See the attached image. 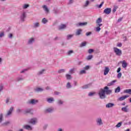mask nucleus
<instances>
[{
  "instance_id": "f257e3e1",
  "label": "nucleus",
  "mask_w": 131,
  "mask_h": 131,
  "mask_svg": "<svg viewBox=\"0 0 131 131\" xmlns=\"http://www.w3.org/2000/svg\"><path fill=\"white\" fill-rule=\"evenodd\" d=\"M112 91L109 90V87L106 86L104 89H101L98 93V95L101 99H106V95H110Z\"/></svg>"
},
{
  "instance_id": "f03ea898",
  "label": "nucleus",
  "mask_w": 131,
  "mask_h": 131,
  "mask_svg": "<svg viewBox=\"0 0 131 131\" xmlns=\"http://www.w3.org/2000/svg\"><path fill=\"white\" fill-rule=\"evenodd\" d=\"M114 52L115 53L117 56H121L122 55V51L121 50L117 48H114Z\"/></svg>"
},
{
  "instance_id": "7ed1b4c3",
  "label": "nucleus",
  "mask_w": 131,
  "mask_h": 131,
  "mask_svg": "<svg viewBox=\"0 0 131 131\" xmlns=\"http://www.w3.org/2000/svg\"><path fill=\"white\" fill-rule=\"evenodd\" d=\"M96 122L97 125H98V126H101V125H103V121H102L101 118H98L96 120Z\"/></svg>"
},
{
  "instance_id": "20e7f679",
  "label": "nucleus",
  "mask_w": 131,
  "mask_h": 131,
  "mask_svg": "<svg viewBox=\"0 0 131 131\" xmlns=\"http://www.w3.org/2000/svg\"><path fill=\"white\" fill-rule=\"evenodd\" d=\"M24 129H27V130H32V127L29 125H25L23 126Z\"/></svg>"
},
{
  "instance_id": "39448f33",
  "label": "nucleus",
  "mask_w": 131,
  "mask_h": 131,
  "mask_svg": "<svg viewBox=\"0 0 131 131\" xmlns=\"http://www.w3.org/2000/svg\"><path fill=\"white\" fill-rule=\"evenodd\" d=\"M25 18H26V13L25 12H24L21 13V15H20V20L22 21V22H24L25 21Z\"/></svg>"
},
{
  "instance_id": "423d86ee",
  "label": "nucleus",
  "mask_w": 131,
  "mask_h": 131,
  "mask_svg": "<svg viewBox=\"0 0 131 131\" xmlns=\"http://www.w3.org/2000/svg\"><path fill=\"white\" fill-rule=\"evenodd\" d=\"M111 11H112L111 8H107L104 9L103 13H104V14H106V15H109V14L111 13Z\"/></svg>"
},
{
  "instance_id": "0eeeda50",
  "label": "nucleus",
  "mask_w": 131,
  "mask_h": 131,
  "mask_svg": "<svg viewBox=\"0 0 131 131\" xmlns=\"http://www.w3.org/2000/svg\"><path fill=\"white\" fill-rule=\"evenodd\" d=\"M37 103H38V100L35 99H31L29 101V104H31L32 105H35Z\"/></svg>"
},
{
  "instance_id": "6e6552de",
  "label": "nucleus",
  "mask_w": 131,
  "mask_h": 131,
  "mask_svg": "<svg viewBox=\"0 0 131 131\" xmlns=\"http://www.w3.org/2000/svg\"><path fill=\"white\" fill-rule=\"evenodd\" d=\"M36 118L31 119L29 121V123L34 125V124H36Z\"/></svg>"
},
{
  "instance_id": "1a4fd4ad",
  "label": "nucleus",
  "mask_w": 131,
  "mask_h": 131,
  "mask_svg": "<svg viewBox=\"0 0 131 131\" xmlns=\"http://www.w3.org/2000/svg\"><path fill=\"white\" fill-rule=\"evenodd\" d=\"M110 71V69L108 67H105V69L104 70V75H107L109 72Z\"/></svg>"
},
{
  "instance_id": "9d476101",
  "label": "nucleus",
  "mask_w": 131,
  "mask_h": 131,
  "mask_svg": "<svg viewBox=\"0 0 131 131\" xmlns=\"http://www.w3.org/2000/svg\"><path fill=\"white\" fill-rule=\"evenodd\" d=\"M13 110H14V107H10V110L7 112L6 116H9V115H11V114H12V112H13Z\"/></svg>"
},
{
  "instance_id": "9b49d317",
  "label": "nucleus",
  "mask_w": 131,
  "mask_h": 131,
  "mask_svg": "<svg viewBox=\"0 0 131 131\" xmlns=\"http://www.w3.org/2000/svg\"><path fill=\"white\" fill-rule=\"evenodd\" d=\"M86 25H88V23H79L78 24H77V27H79V26H85Z\"/></svg>"
},
{
  "instance_id": "f8f14e48",
  "label": "nucleus",
  "mask_w": 131,
  "mask_h": 131,
  "mask_svg": "<svg viewBox=\"0 0 131 131\" xmlns=\"http://www.w3.org/2000/svg\"><path fill=\"white\" fill-rule=\"evenodd\" d=\"M114 106V103L110 102L106 104L105 107L106 108H112Z\"/></svg>"
},
{
  "instance_id": "ddd939ff",
  "label": "nucleus",
  "mask_w": 131,
  "mask_h": 131,
  "mask_svg": "<svg viewBox=\"0 0 131 131\" xmlns=\"http://www.w3.org/2000/svg\"><path fill=\"white\" fill-rule=\"evenodd\" d=\"M92 86V83L87 84L82 86V89L83 90L89 89V88H91Z\"/></svg>"
},
{
  "instance_id": "4468645a",
  "label": "nucleus",
  "mask_w": 131,
  "mask_h": 131,
  "mask_svg": "<svg viewBox=\"0 0 131 131\" xmlns=\"http://www.w3.org/2000/svg\"><path fill=\"white\" fill-rule=\"evenodd\" d=\"M128 97H129V96L128 95H125L123 96H122L121 97H120L119 98V101H123V100H125V99H126V98H128Z\"/></svg>"
},
{
  "instance_id": "2eb2a0df",
  "label": "nucleus",
  "mask_w": 131,
  "mask_h": 131,
  "mask_svg": "<svg viewBox=\"0 0 131 131\" xmlns=\"http://www.w3.org/2000/svg\"><path fill=\"white\" fill-rule=\"evenodd\" d=\"M43 9H44V11L46 12V13H50V10H49V8L47 7V5H44L42 6Z\"/></svg>"
},
{
  "instance_id": "dca6fc26",
  "label": "nucleus",
  "mask_w": 131,
  "mask_h": 131,
  "mask_svg": "<svg viewBox=\"0 0 131 131\" xmlns=\"http://www.w3.org/2000/svg\"><path fill=\"white\" fill-rule=\"evenodd\" d=\"M81 32H82V30H81V29L77 30V31L76 32V35H80L81 34Z\"/></svg>"
},
{
  "instance_id": "f3484780",
  "label": "nucleus",
  "mask_w": 131,
  "mask_h": 131,
  "mask_svg": "<svg viewBox=\"0 0 131 131\" xmlns=\"http://www.w3.org/2000/svg\"><path fill=\"white\" fill-rule=\"evenodd\" d=\"M65 28H66V25H63V24L61 25L58 27L59 30H62L63 29H65Z\"/></svg>"
},
{
  "instance_id": "a211bd4d",
  "label": "nucleus",
  "mask_w": 131,
  "mask_h": 131,
  "mask_svg": "<svg viewBox=\"0 0 131 131\" xmlns=\"http://www.w3.org/2000/svg\"><path fill=\"white\" fill-rule=\"evenodd\" d=\"M33 42H34V38H31L29 39L28 43V45H32Z\"/></svg>"
},
{
  "instance_id": "6ab92c4d",
  "label": "nucleus",
  "mask_w": 131,
  "mask_h": 131,
  "mask_svg": "<svg viewBox=\"0 0 131 131\" xmlns=\"http://www.w3.org/2000/svg\"><path fill=\"white\" fill-rule=\"evenodd\" d=\"M127 107H128V105H126L125 107H122L121 109L122 111L126 113L128 112V109L127 108Z\"/></svg>"
},
{
  "instance_id": "aec40b11",
  "label": "nucleus",
  "mask_w": 131,
  "mask_h": 131,
  "mask_svg": "<svg viewBox=\"0 0 131 131\" xmlns=\"http://www.w3.org/2000/svg\"><path fill=\"white\" fill-rule=\"evenodd\" d=\"M45 71H46V70L45 69H42V70L41 71H39V72H38V73H37V75H41L42 74H43Z\"/></svg>"
},
{
  "instance_id": "412c9836",
  "label": "nucleus",
  "mask_w": 131,
  "mask_h": 131,
  "mask_svg": "<svg viewBox=\"0 0 131 131\" xmlns=\"http://www.w3.org/2000/svg\"><path fill=\"white\" fill-rule=\"evenodd\" d=\"M53 109L51 108H47L45 110V113H51V112H53Z\"/></svg>"
},
{
  "instance_id": "4be33fe9",
  "label": "nucleus",
  "mask_w": 131,
  "mask_h": 131,
  "mask_svg": "<svg viewBox=\"0 0 131 131\" xmlns=\"http://www.w3.org/2000/svg\"><path fill=\"white\" fill-rule=\"evenodd\" d=\"M122 67H123V68H126V67H127V63H126V61L124 60L123 61Z\"/></svg>"
},
{
  "instance_id": "5701e85b",
  "label": "nucleus",
  "mask_w": 131,
  "mask_h": 131,
  "mask_svg": "<svg viewBox=\"0 0 131 131\" xmlns=\"http://www.w3.org/2000/svg\"><path fill=\"white\" fill-rule=\"evenodd\" d=\"M124 93L125 94H129V95H131V89H126L124 91Z\"/></svg>"
},
{
  "instance_id": "b1692460",
  "label": "nucleus",
  "mask_w": 131,
  "mask_h": 131,
  "mask_svg": "<svg viewBox=\"0 0 131 131\" xmlns=\"http://www.w3.org/2000/svg\"><path fill=\"white\" fill-rule=\"evenodd\" d=\"M54 101V98H50L47 99V102L50 103H53Z\"/></svg>"
},
{
  "instance_id": "393cba45",
  "label": "nucleus",
  "mask_w": 131,
  "mask_h": 131,
  "mask_svg": "<svg viewBox=\"0 0 131 131\" xmlns=\"http://www.w3.org/2000/svg\"><path fill=\"white\" fill-rule=\"evenodd\" d=\"M23 112V110L20 108H17L16 110V113L18 114H20V113H22Z\"/></svg>"
},
{
  "instance_id": "a878e982",
  "label": "nucleus",
  "mask_w": 131,
  "mask_h": 131,
  "mask_svg": "<svg viewBox=\"0 0 131 131\" xmlns=\"http://www.w3.org/2000/svg\"><path fill=\"white\" fill-rule=\"evenodd\" d=\"M35 92L37 93H39V92H42L43 91V89H42L41 88H38L35 90Z\"/></svg>"
},
{
  "instance_id": "bb28decb",
  "label": "nucleus",
  "mask_w": 131,
  "mask_h": 131,
  "mask_svg": "<svg viewBox=\"0 0 131 131\" xmlns=\"http://www.w3.org/2000/svg\"><path fill=\"white\" fill-rule=\"evenodd\" d=\"M101 22H102V18L101 17L98 18L96 21V24H99V23H101Z\"/></svg>"
},
{
  "instance_id": "cd10ccee",
  "label": "nucleus",
  "mask_w": 131,
  "mask_h": 131,
  "mask_svg": "<svg viewBox=\"0 0 131 131\" xmlns=\"http://www.w3.org/2000/svg\"><path fill=\"white\" fill-rule=\"evenodd\" d=\"M86 46V42H83L80 45V48H82V47H85Z\"/></svg>"
},
{
  "instance_id": "c85d7f7f",
  "label": "nucleus",
  "mask_w": 131,
  "mask_h": 131,
  "mask_svg": "<svg viewBox=\"0 0 131 131\" xmlns=\"http://www.w3.org/2000/svg\"><path fill=\"white\" fill-rule=\"evenodd\" d=\"M120 92V86H118L115 90V93H119Z\"/></svg>"
},
{
  "instance_id": "c756f323",
  "label": "nucleus",
  "mask_w": 131,
  "mask_h": 131,
  "mask_svg": "<svg viewBox=\"0 0 131 131\" xmlns=\"http://www.w3.org/2000/svg\"><path fill=\"white\" fill-rule=\"evenodd\" d=\"M66 77L67 79H68V80L71 79V75H69L68 74H66Z\"/></svg>"
},
{
  "instance_id": "7c9ffc66",
  "label": "nucleus",
  "mask_w": 131,
  "mask_h": 131,
  "mask_svg": "<svg viewBox=\"0 0 131 131\" xmlns=\"http://www.w3.org/2000/svg\"><path fill=\"white\" fill-rule=\"evenodd\" d=\"M64 103V102L61 100H58L57 101V104L58 105H63V103Z\"/></svg>"
},
{
  "instance_id": "2f4dec72",
  "label": "nucleus",
  "mask_w": 131,
  "mask_h": 131,
  "mask_svg": "<svg viewBox=\"0 0 131 131\" xmlns=\"http://www.w3.org/2000/svg\"><path fill=\"white\" fill-rule=\"evenodd\" d=\"M117 9H118V6H115L113 9V12L115 13Z\"/></svg>"
},
{
  "instance_id": "473e14b6",
  "label": "nucleus",
  "mask_w": 131,
  "mask_h": 131,
  "mask_svg": "<svg viewBox=\"0 0 131 131\" xmlns=\"http://www.w3.org/2000/svg\"><path fill=\"white\" fill-rule=\"evenodd\" d=\"M93 59V55H90L86 57V60H90Z\"/></svg>"
},
{
  "instance_id": "72a5a7b5",
  "label": "nucleus",
  "mask_w": 131,
  "mask_h": 131,
  "mask_svg": "<svg viewBox=\"0 0 131 131\" xmlns=\"http://www.w3.org/2000/svg\"><path fill=\"white\" fill-rule=\"evenodd\" d=\"M30 112H31V109L28 108L25 111V114H27V113H30Z\"/></svg>"
},
{
  "instance_id": "f704fd0d",
  "label": "nucleus",
  "mask_w": 131,
  "mask_h": 131,
  "mask_svg": "<svg viewBox=\"0 0 131 131\" xmlns=\"http://www.w3.org/2000/svg\"><path fill=\"white\" fill-rule=\"evenodd\" d=\"M95 94H96V93L95 92H90L88 94V96L89 97H93V96H94Z\"/></svg>"
},
{
  "instance_id": "c9c22d12",
  "label": "nucleus",
  "mask_w": 131,
  "mask_h": 131,
  "mask_svg": "<svg viewBox=\"0 0 131 131\" xmlns=\"http://www.w3.org/2000/svg\"><path fill=\"white\" fill-rule=\"evenodd\" d=\"M122 124V122H119L116 125V127H120Z\"/></svg>"
},
{
  "instance_id": "e433bc0d",
  "label": "nucleus",
  "mask_w": 131,
  "mask_h": 131,
  "mask_svg": "<svg viewBox=\"0 0 131 131\" xmlns=\"http://www.w3.org/2000/svg\"><path fill=\"white\" fill-rule=\"evenodd\" d=\"M48 22V20L46 19V18H43L42 20V23H43V24H46Z\"/></svg>"
},
{
  "instance_id": "4c0bfd02",
  "label": "nucleus",
  "mask_w": 131,
  "mask_h": 131,
  "mask_svg": "<svg viewBox=\"0 0 131 131\" xmlns=\"http://www.w3.org/2000/svg\"><path fill=\"white\" fill-rule=\"evenodd\" d=\"M65 72V69H61L58 71V73H63Z\"/></svg>"
},
{
  "instance_id": "58836bf2",
  "label": "nucleus",
  "mask_w": 131,
  "mask_h": 131,
  "mask_svg": "<svg viewBox=\"0 0 131 131\" xmlns=\"http://www.w3.org/2000/svg\"><path fill=\"white\" fill-rule=\"evenodd\" d=\"M90 66H86V67L83 68V69L85 71L86 70H90Z\"/></svg>"
},
{
  "instance_id": "ea45409f",
  "label": "nucleus",
  "mask_w": 131,
  "mask_h": 131,
  "mask_svg": "<svg viewBox=\"0 0 131 131\" xmlns=\"http://www.w3.org/2000/svg\"><path fill=\"white\" fill-rule=\"evenodd\" d=\"M101 30V28L100 27H97L96 28V31L97 32H100V31Z\"/></svg>"
},
{
  "instance_id": "a19ab883",
  "label": "nucleus",
  "mask_w": 131,
  "mask_h": 131,
  "mask_svg": "<svg viewBox=\"0 0 131 131\" xmlns=\"http://www.w3.org/2000/svg\"><path fill=\"white\" fill-rule=\"evenodd\" d=\"M75 71V69H71V70H70L69 71V73L70 74H72V73H73V72Z\"/></svg>"
},
{
  "instance_id": "79ce46f5",
  "label": "nucleus",
  "mask_w": 131,
  "mask_h": 131,
  "mask_svg": "<svg viewBox=\"0 0 131 131\" xmlns=\"http://www.w3.org/2000/svg\"><path fill=\"white\" fill-rule=\"evenodd\" d=\"M17 81H21V80H24V78H23V77H18L17 78Z\"/></svg>"
},
{
  "instance_id": "37998d69",
  "label": "nucleus",
  "mask_w": 131,
  "mask_h": 131,
  "mask_svg": "<svg viewBox=\"0 0 131 131\" xmlns=\"http://www.w3.org/2000/svg\"><path fill=\"white\" fill-rule=\"evenodd\" d=\"M71 84H70V82H68L67 84V89H71Z\"/></svg>"
},
{
  "instance_id": "c03bdc74",
  "label": "nucleus",
  "mask_w": 131,
  "mask_h": 131,
  "mask_svg": "<svg viewBox=\"0 0 131 131\" xmlns=\"http://www.w3.org/2000/svg\"><path fill=\"white\" fill-rule=\"evenodd\" d=\"M39 26V24L38 23H36L34 24V27L36 28V27H38Z\"/></svg>"
},
{
  "instance_id": "a18cd8bd",
  "label": "nucleus",
  "mask_w": 131,
  "mask_h": 131,
  "mask_svg": "<svg viewBox=\"0 0 131 131\" xmlns=\"http://www.w3.org/2000/svg\"><path fill=\"white\" fill-rule=\"evenodd\" d=\"M85 73H86V72L85 71V70H81L80 72V74H85Z\"/></svg>"
},
{
  "instance_id": "49530a36",
  "label": "nucleus",
  "mask_w": 131,
  "mask_h": 131,
  "mask_svg": "<svg viewBox=\"0 0 131 131\" xmlns=\"http://www.w3.org/2000/svg\"><path fill=\"white\" fill-rule=\"evenodd\" d=\"M10 121H7L5 123H3L2 124V125H8V124H10Z\"/></svg>"
},
{
  "instance_id": "de8ad7c7",
  "label": "nucleus",
  "mask_w": 131,
  "mask_h": 131,
  "mask_svg": "<svg viewBox=\"0 0 131 131\" xmlns=\"http://www.w3.org/2000/svg\"><path fill=\"white\" fill-rule=\"evenodd\" d=\"M89 54H92V53H94V49H90L88 50Z\"/></svg>"
},
{
  "instance_id": "09e8293b",
  "label": "nucleus",
  "mask_w": 131,
  "mask_h": 131,
  "mask_svg": "<svg viewBox=\"0 0 131 131\" xmlns=\"http://www.w3.org/2000/svg\"><path fill=\"white\" fill-rule=\"evenodd\" d=\"M3 114H0V123H1L2 121H3Z\"/></svg>"
},
{
  "instance_id": "8fccbe9b",
  "label": "nucleus",
  "mask_w": 131,
  "mask_h": 131,
  "mask_svg": "<svg viewBox=\"0 0 131 131\" xmlns=\"http://www.w3.org/2000/svg\"><path fill=\"white\" fill-rule=\"evenodd\" d=\"M29 7V5L28 4H25L24 7H23V8L24 9H27V8H28Z\"/></svg>"
},
{
  "instance_id": "3c124183",
  "label": "nucleus",
  "mask_w": 131,
  "mask_h": 131,
  "mask_svg": "<svg viewBox=\"0 0 131 131\" xmlns=\"http://www.w3.org/2000/svg\"><path fill=\"white\" fill-rule=\"evenodd\" d=\"M73 53V50H70L68 52V55H69V56H70L71 55V54H72Z\"/></svg>"
},
{
  "instance_id": "603ef678",
  "label": "nucleus",
  "mask_w": 131,
  "mask_h": 131,
  "mask_svg": "<svg viewBox=\"0 0 131 131\" xmlns=\"http://www.w3.org/2000/svg\"><path fill=\"white\" fill-rule=\"evenodd\" d=\"M3 36H5V33L4 32H2L0 33V37H3Z\"/></svg>"
},
{
  "instance_id": "864d4df0",
  "label": "nucleus",
  "mask_w": 131,
  "mask_h": 131,
  "mask_svg": "<svg viewBox=\"0 0 131 131\" xmlns=\"http://www.w3.org/2000/svg\"><path fill=\"white\" fill-rule=\"evenodd\" d=\"M89 4H90V2L89 1H86L84 7H88V6H89Z\"/></svg>"
},
{
  "instance_id": "5fc2aeb1",
  "label": "nucleus",
  "mask_w": 131,
  "mask_h": 131,
  "mask_svg": "<svg viewBox=\"0 0 131 131\" xmlns=\"http://www.w3.org/2000/svg\"><path fill=\"white\" fill-rule=\"evenodd\" d=\"M103 5H104V2H101V3L100 4V5H99L98 8H99V9H101V8H102V6H103Z\"/></svg>"
},
{
  "instance_id": "6e6d98bb",
  "label": "nucleus",
  "mask_w": 131,
  "mask_h": 131,
  "mask_svg": "<svg viewBox=\"0 0 131 131\" xmlns=\"http://www.w3.org/2000/svg\"><path fill=\"white\" fill-rule=\"evenodd\" d=\"M121 75H122L121 73H118V75H117L118 78H120V77H121Z\"/></svg>"
},
{
  "instance_id": "4d7b16f0",
  "label": "nucleus",
  "mask_w": 131,
  "mask_h": 131,
  "mask_svg": "<svg viewBox=\"0 0 131 131\" xmlns=\"http://www.w3.org/2000/svg\"><path fill=\"white\" fill-rule=\"evenodd\" d=\"M3 89H4V85H0V95H1V92L3 91Z\"/></svg>"
},
{
  "instance_id": "13d9d810",
  "label": "nucleus",
  "mask_w": 131,
  "mask_h": 131,
  "mask_svg": "<svg viewBox=\"0 0 131 131\" xmlns=\"http://www.w3.org/2000/svg\"><path fill=\"white\" fill-rule=\"evenodd\" d=\"M91 34H92V32H88L86 33V36H90V35H91Z\"/></svg>"
},
{
  "instance_id": "bf43d9fd",
  "label": "nucleus",
  "mask_w": 131,
  "mask_h": 131,
  "mask_svg": "<svg viewBox=\"0 0 131 131\" xmlns=\"http://www.w3.org/2000/svg\"><path fill=\"white\" fill-rule=\"evenodd\" d=\"M72 36H73V35H68L67 37V39H70V38H71Z\"/></svg>"
},
{
  "instance_id": "052dcab7",
  "label": "nucleus",
  "mask_w": 131,
  "mask_h": 131,
  "mask_svg": "<svg viewBox=\"0 0 131 131\" xmlns=\"http://www.w3.org/2000/svg\"><path fill=\"white\" fill-rule=\"evenodd\" d=\"M10 98H7L6 99V104H8V103H9V102H10Z\"/></svg>"
},
{
  "instance_id": "680f3d73",
  "label": "nucleus",
  "mask_w": 131,
  "mask_h": 131,
  "mask_svg": "<svg viewBox=\"0 0 131 131\" xmlns=\"http://www.w3.org/2000/svg\"><path fill=\"white\" fill-rule=\"evenodd\" d=\"M8 37L9 38H12L13 37V34H12V33L9 34L8 35Z\"/></svg>"
},
{
  "instance_id": "e2e57ef3",
  "label": "nucleus",
  "mask_w": 131,
  "mask_h": 131,
  "mask_svg": "<svg viewBox=\"0 0 131 131\" xmlns=\"http://www.w3.org/2000/svg\"><path fill=\"white\" fill-rule=\"evenodd\" d=\"M116 81H117V80H113L112 81H111V83L113 85V84H114V83H115V82H116Z\"/></svg>"
},
{
  "instance_id": "0e129e2a",
  "label": "nucleus",
  "mask_w": 131,
  "mask_h": 131,
  "mask_svg": "<svg viewBox=\"0 0 131 131\" xmlns=\"http://www.w3.org/2000/svg\"><path fill=\"white\" fill-rule=\"evenodd\" d=\"M47 127H48V124H46V125H45L43 126V128L45 130H46V129H47Z\"/></svg>"
},
{
  "instance_id": "69168bd1",
  "label": "nucleus",
  "mask_w": 131,
  "mask_h": 131,
  "mask_svg": "<svg viewBox=\"0 0 131 131\" xmlns=\"http://www.w3.org/2000/svg\"><path fill=\"white\" fill-rule=\"evenodd\" d=\"M54 95H60V92L55 91L54 92Z\"/></svg>"
},
{
  "instance_id": "338daca9",
  "label": "nucleus",
  "mask_w": 131,
  "mask_h": 131,
  "mask_svg": "<svg viewBox=\"0 0 131 131\" xmlns=\"http://www.w3.org/2000/svg\"><path fill=\"white\" fill-rule=\"evenodd\" d=\"M59 12L58 11V10H54V13L55 14V15H57V14H58Z\"/></svg>"
},
{
  "instance_id": "774afa93",
  "label": "nucleus",
  "mask_w": 131,
  "mask_h": 131,
  "mask_svg": "<svg viewBox=\"0 0 131 131\" xmlns=\"http://www.w3.org/2000/svg\"><path fill=\"white\" fill-rule=\"evenodd\" d=\"M57 131H63V129L62 128H59Z\"/></svg>"
}]
</instances>
